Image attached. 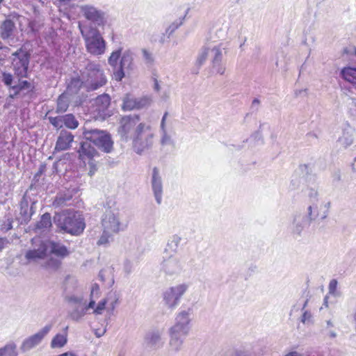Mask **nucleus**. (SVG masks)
<instances>
[{
    "label": "nucleus",
    "mask_w": 356,
    "mask_h": 356,
    "mask_svg": "<svg viewBox=\"0 0 356 356\" xmlns=\"http://www.w3.org/2000/svg\"><path fill=\"white\" fill-rule=\"evenodd\" d=\"M118 131L121 140H132L134 151L138 154H142L153 147L154 130L150 124L141 122L139 115L122 117Z\"/></svg>",
    "instance_id": "nucleus-1"
},
{
    "label": "nucleus",
    "mask_w": 356,
    "mask_h": 356,
    "mask_svg": "<svg viewBox=\"0 0 356 356\" xmlns=\"http://www.w3.org/2000/svg\"><path fill=\"white\" fill-rule=\"evenodd\" d=\"M53 220L58 232L63 234L79 236L86 228L82 215L74 209H65L60 213H56Z\"/></svg>",
    "instance_id": "nucleus-2"
},
{
    "label": "nucleus",
    "mask_w": 356,
    "mask_h": 356,
    "mask_svg": "<svg viewBox=\"0 0 356 356\" xmlns=\"http://www.w3.org/2000/svg\"><path fill=\"white\" fill-rule=\"evenodd\" d=\"M226 54V47L224 44L207 43L200 49L196 59L195 65L199 69L206 62L207 59L209 58L212 70L217 74L223 75L226 70L223 56Z\"/></svg>",
    "instance_id": "nucleus-3"
},
{
    "label": "nucleus",
    "mask_w": 356,
    "mask_h": 356,
    "mask_svg": "<svg viewBox=\"0 0 356 356\" xmlns=\"http://www.w3.org/2000/svg\"><path fill=\"white\" fill-rule=\"evenodd\" d=\"M83 80V87L88 92L95 91L105 86L107 78L99 63L88 60L83 68L80 70Z\"/></svg>",
    "instance_id": "nucleus-4"
},
{
    "label": "nucleus",
    "mask_w": 356,
    "mask_h": 356,
    "mask_svg": "<svg viewBox=\"0 0 356 356\" xmlns=\"http://www.w3.org/2000/svg\"><path fill=\"white\" fill-rule=\"evenodd\" d=\"M80 30L87 52L95 56L103 55L106 51V42L99 31L92 27L86 31L81 28Z\"/></svg>",
    "instance_id": "nucleus-5"
},
{
    "label": "nucleus",
    "mask_w": 356,
    "mask_h": 356,
    "mask_svg": "<svg viewBox=\"0 0 356 356\" xmlns=\"http://www.w3.org/2000/svg\"><path fill=\"white\" fill-rule=\"evenodd\" d=\"M83 137L105 153H110L113 149L111 135L106 131L98 129L83 128Z\"/></svg>",
    "instance_id": "nucleus-6"
},
{
    "label": "nucleus",
    "mask_w": 356,
    "mask_h": 356,
    "mask_svg": "<svg viewBox=\"0 0 356 356\" xmlns=\"http://www.w3.org/2000/svg\"><path fill=\"white\" fill-rule=\"evenodd\" d=\"M30 59L31 54L22 47L12 54L11 68L16 79L29 77Z\"/></svg>",
    "instance_id": "nucleus-7"
},
{
    "label": "nucleus",
    "mask_w": 356,
    "mask_h": 356,
    "mask_svg": "<svg viewBox=\"0 0 356 356\" xmlns=\"http://www.w3.org/2000/svg\"><path fill=\"white\" fill-rule=\"evenodd\" d=\"M193 314V309L192 307L181 309L176 314L175 323L169 328L168 331L187 337L191 330Z\"/></svg>",
    "instance_id": "nucleus-8"
},
{
    "label": "nucleus",
    "mask_w": 356,
    "mask_h": 356,
    "mask_svg": "<svg viewBox=\"0 0 356 356\" xmlns=\"http://www.w3.org/2000/svg\"><path fill=\"white\" fill-rule=\"evenodd\" d=\"M101 224L102 229L116 234L124 229L120 220L119 209L114 204L111 206L109 202L105 207V211L102 216Z\"/></svg>",
    "instance_id": "nucleus-9"
},
{
    "label": "nucleus",
    "mask_w": 356,
    "mask_h": 356,
    "mask_svg": "<svg viewBox=\"0 0 356 356\" xmlns=\"http://www.w3.org/2000/svg\"><path fill=\"white\" fill-rule=\"evenodd\" d=\"M188 289V284H180L164 289L161 294L162 302L168 309H175Z\"/></svg>",
    "instance_id": "nucleus-10"
},
{
    "label": "nucleus",
    "mask_w": 356,
    "mask_h": 356,
    "mask_svg": "<svg viewBox=\"0 0 356 356\" xmlns=\"http://www.w3.org/2000/svg\"><path fill=\"white\" fill-rule=\"evenodd\" d=\"M78 8L82 16L95 25L101 26L106 24V13L95 5L84 3L78 6Z\"/></svg>",
    "instance_id": "nucleus-11"
},
{
    "label": "nucleus",
    "mask_w": 356,
    "mask_h": 356,
    "mask_svg": "<svg viewBox=\"0 0 356 356\" xmlns=\"http://www.w3.org/2000/svg\"><path fill=\"white\" fill-rule=\"evenodd\" d=\"M163 331L158 328L148 330L143 339V346L148 350H157L163 348L164 340L162 337Z\"/></svg>",
    "instance_id": "nucleus-12"
},
{
    "label": "nucleus",
    "mask_w": 356,
    "mask_h": 356,
    "mask_svg": "<svg viewBox=\"0 0 356 356\" xmlns=\"http://www.w3.org/2000/svg\"><path fill=\"white\" fill-rule=\"evenodd\" d=\"M51 325H46L35 334L26 338L22 343L20 350L26 353L38 346L51 330Z\"/></svg>",
    "instance_id": "nucleus-13"
},
{
    "label": "nucleus",
    "mask_w": 356,
    "mask_h": 356,
    "mask_svg": "<svg viewBox=\"0 0 356 356\" xmlns=\"http://www.w3.org/2000/svg\"><path fill=\"white\" fill-rule=\"evenodd\" d=\"M133 61V52L130 49L125 50L122 53L118 69L114 71V77L116 81H120L124 77V70H132Z\"/></svg>",
    "instance_id": "nucleus-14"
},
{
    "label": "nucleus",
    "mask_w": 356,
    "mask_h": 356,
    "mask_svg": "<svg viewBox=\"0 0 356 356\" xmlns=\"http://www.w3.org/2000/svg\"><path fill=\"white\" fill-rule=\"evenodd\" d=\"M149 103L150 99L147 97L136 98L131 95H126L122 99V108L124 111L141 109L147 106Z\"/></svg>",
    "instance_id": "nucleus-15"
},
{
    "label": "nucleus",
    "mask_w": 356,
    "mask_h": 356,
    "mask_svg": "<svg viewBox=\"0 0 356 356\" xmlns=\"http://www.w3.org/2000/svg\"><path fill=\"white\" fill-rule=\"evenodd\" d=\"M1 81L3 85L8 88L10 92L8 95V98L15 99L19 93L22 91L19 85L15 81L16 77L8 72L3 71L1 72Z\"/></svg>",
    "instance_id": "nucleus-16"
},
{
    "label": "nucleus",
    "mask_w": 356,
    "mask_h": 356,
    "mask_svg": "<svg viewBox=\"0 0 356 356\" xmlns=\"http://www.w3.org/2000/svg\"><path fill=\"white\" fill-rule=\"evenodd\" d=\"M151 186L156 203L161 204L163 197V181L157 167H154L152 169Z\"/></svg>",
    "instance_id": "nucleus-17"
},
{
    "label": "nucleus",
    "mask_w": 356,
    "mask_h": 356,
    "mask_svg": "<svg viewBox=\"0 0 356 356\" xmlns=\"http://www.w3.org/2000/svg\"><path fill=\"white\" fill-rule=\"evenodd\" d=\"M311 222L304 214L296 215L291 225V234L294 237L301 236L304 230L309 228Z\"/></svg>",
    "instance_id": "nucleus-18"
},
{
    "label": "nucleus",
    "mask_w": 356,
    "mask_h": 356,
    "mask_svg": "<svg viewBox=\"0 0 356 356\" xmlns=\"http://www.w3.org/2000/svg\"><path fill=\"white\" fill-rule=\"evenodd\" d=\"M161 269L166 275H172L181 272L182 264L179 258L172 256L163 261Z\"/></svg>",
    "instance_id": "nucleus-19"
},
{
    "label": "nucleus",
    "mask_w": 356,
    "mask_h": 356,
    "mask_svg": "<svg viewBox=\"0 0 356 356\" xmlns=\"http://www.w3.org/2000/svg\"><path fill=\"white\" fill-rule=\"evenodd\" d=\"M73 140L74 136L71 132L65 129L61 130L57 138L54 151L61 152L70 149Z\"/></svg>",
    "instance_id": "nucleus-20"
},
{
    "label": "nucleus",
    "mask_w": 356,
    "mask_h": 356,
    "mask_svg": "<svg viewBox=\"0 0 356 356\" xmlns=\"http://www.w3.org/2000/svg\"><path fill=\"white\" fill-rule=\"evenodd\" d=\"M168 115V113L166 111L164 113L160 124V143L162 146L171 145L174 146L175 142L172 137L171 131L166 127V118Z\"/></svg>",
    "instance_id": "nucleus-21"
},
{
    "label": "nucleus",
    "mask_w": 356,
    "mask_h": 356,
    "mask_svg": "<svg viewBox=\"0 0 356 356\" xmlns=\"http://www.w3.org/2000/svg\"><path fill=\"white\" fill-rule=\"evenodd\" d=\"M35 204L36 202H31V204L29 206V198L26 196H24L22 198L19 204L20 215L24 222H28L31 220V216L34 214L35 211Z\"/></svg>",
    "instance_id": "nucleus-22"
},
{
    "label": "nucleus",
    "mask_w": 356,
    "mask_h": 356,
    "mask_svg": "<svg viewBox=\"0 0 356 356\" xmlns=\"http://www.w3.org/2000/svg\"><path fill=\"white\" fill-rule=\"evenodd\" d=\"M169 335V352L172 353H177L181 350L185 339L187 337L177 334L168 331Z\"/></svg>",
    "instance_id": "nucleus-23"
},
{
    "label": "nucleus",
    "mask_w": 356,
    "mask_h": 356,
    "mask_svg": "<svg viewBox=\"0 0 356 356\" xmlns=\"http://www.w3.org/2000/svg\"><path fill=\"white\" fill-rule=\"evenodd\" d=\"M91 142L89 140L82 141L80 143V147L78 149V153L81 159H92L96 155L98 154L96 149L92 146Z\"/></svg>",
    "instance_id": "nucleus-24"
},
{
    "label": "nucleus",
    "mask_w": 356,
    "mask_h": 356,
    "mask_svg": "<svg viewBox=\"0 0 356 356\" xmlns=\"http://www.w3.org/2000/svg\"><path fill=\"white\" fill-rule=\"evenodd\" d=\"M49 249L51 254L55 255L61 260L70 254V251L65 245L54 241L49 242Z\"/></svg>",
    "instance_id": "nucleus-25"
},
{
    "label": "nucleus",
    "mask_w": 356,
    "mask_h": 356,
    "mask_svg": "<svg viewBox=\"0 0 356 356\" xmlns=\"http://www.w3.org/2000/svg\"><path fill=\"white\" fill-rule=\"evenodd\" d=\"M15 29L14 22L10 19H6L0 26V35L3 40L12 39Z\"/></svg>",
    "instance_id": "nucleus-26"
},
{
    "label": "nucleus",
    "mask_w": 356,
    "mask_h": 356,
    "mask_svg": "<svg viewBox=\"0 0 356 356\" xmlns=\"http://www.w3.org/2000/svg\"><path fill=\"white\" fill-rule=\"evenodd\" d=\"M47 245L44 243H42L38 249L28 250L26 252L25 257L28 260L44 259L47 255Z\"/></svg>",
    "instance_id": "nucleus-27"
},
{
    "label": "nucleus",
    "mask_w": 356,
    "mask_h": 356,
    "mask_svg": "<svg viewBox=\"0 0 356 356\" xmlns=\"http://www.w3.org/2000/svg\"><path fill=\"white\" fill-rule=\"evenodd\" d=\"M86 313V303H84L70 307L68 316L72 321L78 322L81 320Z\"/></svg>",
    "instance_id": "nucleus-28"
},
{
    "label": "nucleus",
    "mask_w": 356,
    "mask_h": 356,
    "mask_svg": "<svg viewBox=\"0 0 356 356\" xmlns=\"http://www.w3.org/2000/svg\"><path fill=\"white\" fill-rule=\"evenodd\" d=\"M110 104H111V97L108 94H106V93L99 95L95 99V104L97 106L96 110L99 113H104V111L109 106Z\"/></svg>",
    "instance_id": "nucleus-29"
},
{
    "label": "nucleus",
    "mask_w": 356,
    "mask_h": 356,
    "mask_svg": "<svg viewBox=\"0 0 356 356\" xmlns=\"http://www.w3.org/2000/svg\"><path fill=\"white\" fill-rule=\"evenodd\" d=\"M354 130L351 127L343 129L342 136L338 139V142L345 148L353 143Z\"/></svg>",
    "instance_id": "nucleus-30"
},
{
    "label": "nucleus",
    "mask_w": 356,
    "mask_h": 356,
    "mask_svg": "<svg viewBox=\"0 0 356 356\" xmlns=\"http://www.w3.org/2000/svg\"><path fill=\"white\" fill-rule=\"evenodd\" d=\"M341 76L353 84L356 88V67H345L340 72Z\"/></svg>",
    "instance_id": "nucleus-31"
},
{
    "label": "nucleus",
    "mask_w": 356,
    "mask_h": 356,
    "mask_svg": "<svg viewBox=\"0 0 356 356\" xmlns=\"http://www.w3.org/2000/svg\"><path fill=\"white\" fill-rule=\"evenodd\" d=\"M70 104V98L67 92L60 95L57 99L56 113H63L67 111Z\"/></svg>",
    "instance_id": "nucleus-32"
},
{
    "label": "nucleus",
    "mask_w": 356,
    "mask_h": 356,
    "mask_svg": "<svg viewBox=\"0 0 356 356\" xmlns=\"http://www.w3.org/2000/svg\"><path fill=\"white\" fill-rule=\"evenodd\" d=\"M83 87V80L80 74L79 77H73L67 85V93L77 94L81 88Z\"/></svg>",
    "instance_id": "nucleus-33"
},
{
    "label": "nucleus",
    "mask_w": 356,
    "mask_h": 356,
    "mask_svg": "<svg viewBox=\"0 0 356 356\" xmlns=\"http://www.w3.org/2000/svg\"><path fill=\"white\" fill-rule=\"evenodd\" d=\"M68 329V327L67 326L65 328V333L63 334H57L56 336L52 339L51 342V347L53 348H61L63 347L67 342V330Z\"/></svg>",
    "instance_id": "nucleus-34"
},
{
    "label": "nucleus",
    "mask_w": 356,
    "mask_h": 356,
    "mask_svg": "<svg viewBox=\"0 0 356 356\" xmlns=\"http://www.w3.org/2000/svg\"><path fill=\"white\" fill-rule=\"evenodd\" d=\"M72 198V195L70 193L60 192L58 193L54 202L53 206L55 207H63L67 204V202Z\"/></svg>",
    "instance_id": "nucleus-35"
},
{
    "label": "nucleus",
    "mask_w": 356,
    "mask_h": 356,
    "mask_svg": "<svg viewBox=\"0 0 356 356\" xmlns=\"http://www.w3.org/2000/svg\"><path fill=\"white\" fill-rule=\"evenodd\" d=\"M0 356H18L15 343L11 341L0 348Z\"/></svg>",
    "instance_id": "nucleus-36"
},
{
    "label": "nucleus",
    "mask_w": 356,
    "mask_h": 356,
    "mask_svg": "<svg viewBox=\"0 0 356 356\" xmlns=\"http://www.w3.org/2000/svg\"><path fill=\"white\" fill-rule=\"evenodd\" d=\"M122 48L120 47L118 49L113 51L108 59V63L111 65L115 71L119 65L118 61L121 58L122 55Z\"/></svg>",
    "instance_id": "nucleus-37"
},
{
    "label": "nucleus",
    "mask_w": 356,
    "mask_h": 356,
    "mask_svg": "<svg viewBox=\"0 0 356 356\" xmlns=\"http://www.w3.org/2000/svg\"><path fill=\"white\" fill-rule=\"evenodd\" d=\"M321 212L318 210V203H309L307 209L306 216L311 221L316 220L318 217L321 218Z\"/></svg>",
    "instance_id": "nucleus-38"
},
{
    "label": "nucleus",
    "mask_w": 356,
    "mask_h": 356,
    "mask_svg": "<svg viewBox=\"0 0 356 356\" xmlns=\"http://www.w3.org/2000/svg\"><path fill=\"white\" fill-rule=\"evenodd\" d=\"M64 288L66 294L72 293L78 286L76 278L72 275H67L64 281Z\"/></svg>",
    "instance_id": "nucleus-39"
},
{
    "label": "nucleus",
    "mask_w": 356,
    "mask_h": 356,
    "mask_svg": "<svg viewBox=\"0 0 356 356\" xmlns=\"http://www.w3.org/2000/svg\"><path fill=\"white\" fill-rule=\"evenodd\" d=\"M184 18L182 19H176L175 22L171 23L168 28L165 29V33H163V35L161 38L160 42L163 43L164 42V37L165 35H168V38H169L170 36L183 24Z\"/></svg>",
    "instance_id": "nucleus-40"
},
{
    "label": "nucleus",
    "mask_w": 356,
    "mask_h": 356,
    "mask_svg": "<svg viewBox=\"0 0 356 356\" xmlns=\"http://www.w3.org/2000/svg\"><path fill=\"white\" fill-rule=\"evenodd\" d=\"M63 126L70 129H75L79 127V121L76 120L75 116L72 114L63 115Z\"/></svg>",
    "instance_id": "nucleus-41"
},
{
    "label": "nucleus",
    "mask_w": 356,
    "mask_h": 356,
    "mask_svg": "<svg viewBox=\"0 0 356 356\" xmlns=\"http://www.w3.org/2000/svg\"><path fill=\"white\" fill-rule=\"evenodd\" d=\"M52 225L51 216L49 213H45L40 220L36 223L35 228L38 229H44L51 227Z\"/></svg>",
    "instance_id": "nucleus-42"
},
{
    "label": "nucleus",
    "mask_w": 356,
    "mask_h": 356,
    "mask_svg": "<svg viewBox=\"0 0 356 356\" xmlns=\"http://www.w3.org/2000/svg\"><path fill=\"white\" fill-rule=\"evenodd\" d=\"M102 229V234L97 241V245H106L113 240V234L115 233L111 231L106 230L105 229Z\"/></svg>",
    "instance_id": "nucleus-43"
},
{
    "label": "nucleus",
    "mask_w": 356,
    "mask_h": 356,
    "mask_svg": "<svg viewBox=\"0 0 356 356\" xmlns=\"http://www.w3.org/2000/svg\"><path fill=\"white\" fill-rule=\"evenodd\" d=\"M334 325L330 320L325 321V325H323L321 329V333L325 337H328L331 339L337 337V334L333 330Z\"/></svg>",
    "instance_id": "nucleus-44"
},
{
    "label": "nucleus",
    "mask_w": 356,
    "mask_h": 356,
    "mask_svg": "<svg viewBox=\"0 0 356 356\" xmlns=\"http://www.w3.org/2000/svg\"><path fill=\"white\" fill-rule=\"evenodd\" d=\"M65 298L70 307L86 303L82 296H76L72 293H67Z\"/></svg>",
    "instance_id": "nucleus-45"
},
{
    "label": "nucleus",
    "mask_w": 356,
    "mask_h": 356,
    "mask_svg": "<svg viewBox=\"0 0 356 356\" xmlns=\"http://www.w3.org/2000/svg\"><path fill=\"white\" fill-rule=\"evenodd\" d=\"M143 58L147 67H151L154 63V56L152 52L146 49H142Z\"/></svg>",
    "instance_id": "nucleus-46"
},
{
    "label": "nucleus",
    "mask_w": 356,
    "mask_h": 356,
    "mask_svg": "<svg viewBox=\"0 0 356 356\" xmlns=\"http://www.w3.org/2000/svg\"><path fill=\"white\" fill-rule=\"evenodd\" d=\"M61 265V259L59 258L49 257L45 262L47 268L57 270Z\"/></svg>",
    "instance_id": "nucleus-47"
},
{
    "label": "nucleus",
    "mask_w": 356,
    "mask_h": 356,
    "mask_svg": "<svg viewBox=\"0 0 356 356\" xmlns=\"http://www.w3.org/2000/svg\"><path fill=\"white\" fill-rule=\"evenodd\" d=\"M63 115H58L56 117H49V122L52 124L55 128L59 129L63 127Z\"/></svg>",
    "instance_id": "nucleus-48"
},
{
    "label": "nucleus",
    "mask_w": 356,
    "mask_h": 356,
    "mask_svg": "<svg viewBox=\"0 0 356 356\" xmlns=\"http://www.w3.org/2000/svg\"><path fill=\"white\" fill-rule=\"evenodd\" d=\"M181 241V238L178 235L175 234L171 237L168 245L171 250H172L173 251H177L178 247L179 246Z\"/></svg>",
    "instance_id": "nucleus-49"
},
{
    "label": "nucleus",
    "mask_w": 356,
    "mask_h": 356,
    "mask_svg": "<svg viewBox=\"0 0 356 356\" xmlns=\"http://www.w3.org/2000/svg\"><path fill=\"white\" fill-rule=\"evenodd\" d=\"M330 206H331V202L330 201L321 203V209H320L321 212V220H325L327 217V216L329 214Z\"/></svg>",
    "instance_id": "nucleus-50"
},
{
    "label": "nucleus",
    "mask_w": 356,
    "mask_h": 356,
    "mask_svg": "<svg viewBox=\"0 0 356 356\" xmlns=\"http://www.w3.org/2000/svg\"><path fill=\"white\" fill-rule=\"evenodd\" d=\"M318 192L317 190L309 188L308 189V198H309V203H318Z\"/></svg>",
    "instance_id": "nucleus-51"
},
{
    "label": "nucleus",
    "mask_w": 356,
    "mask_h": 356,
    "mask_svg": "<svg viewBox=\"0 0 356 356\" xmlns=\"http://www.w3.org/2000/svg\"><path fill=\"white\" fill-rule=\"evenodd\" d=\"M106 303L107 301L106 299H103L101 301H99L97 307L94 309L93 313L95 314H101L102 312L105 309Z\"/></svg>",
    "instance_id": "nucleus-52"
},
{
    "label": "nucleus",
    "mask_w": 356,
    "mask_h": 356,
    "mask_svg": "<svg viewBox=\"0 0 356 356\" xmlns=\"http://www.w3.org/2000/svg\"><path fill=\"white\" fill-rule=\"evenodd\" d=\"M124 271L127 275H129L134 270V264L129 259H126L123 265Z\"/></svg>",
    "instance_id": "nucleus-53"
},
{
    "label": "nucleus",
    "mask_w": 356,
    "mask_h": 356,
    "mask_svg": "<svg viewBox=\"0 0 356 356\" xmlns=\"http://www.w3.org/2000/svg\"><path fill=\"white\" fill-rule=\"evenodd\" d=\"M312 315L309 311L305 310L301 317V322L304 324H309L312 323Z\"/></svg>",
    "instance_id": "nucleus-54"
},
{
    "label": "nucleus",
    "mask_w": 356,
    "mask_h": 356,
    "mask_svg": "<svg viewBox=\"0 0 356 356\" xmlns=\"http://www.w3.org/2000/svg\"><path fill=\"white\" fill-rule=\"evenodd\" d=\"M13 219L11 218H8L4 222L3 225H1L0 227V229L1 231H3L5 232L10 230L13 229Z\"/></svg>",
    "instance_id": "nucleus-55"
},
{
    "label": "nucleus",
    "mask_w": 356,
    "mask_h": 356,
    "mask_svg": "<svg viewBox=\"0 0 356 356\" xmlns=\"http://www.w3.org/2000/svg\"><path fill=\"white\" fill-rule=\"evenodd\" d=\"M17 83L19 85L21 89L23 90H29L31 87V83L26 80H22V79H17Z\"/></svg>",
    "instance_id": "nucleus-56"
},
{
    "label": "nucleus",
    "mask_w": 356,
    "mask_h": 356,
    "mask_svg": "<svg viewBox=\"0 0 356 356\" xmlns=\"http://www.w3.org/2000/svg\"><path fill=\"white\" fill-rule=\"evenodd\" d=\"M88 165H89L88 175L90 177H92L94 175V174L97 170V165L93 159H90V160H89Z\"/></svg>",
    "instance_id": "nucleus-57"
},
{
    "label": "nucleus",
    "mask_w": 356,
    "mask_h": 356,
    "mask_svg": "<svg viewBox=\"0 0 356 356\" xmlns=\"http://www.w3.org/2000/svg\"><path fill=\"white\" fill-rule=\"evenodd\" d=\"M337 282L336 280H332L329 284V290L330 293H333L337 289Z\"/></svg>",
    "instance_id": "nucleus-58"
},
{
    "label": "nucleus",
    "mask_w": 356,
    "mask_h": 356,
    "mask_svg": "<svg viewBox=\"0 0 356 356\" xmlns=\"http://www.w3.org/2000/svg\"><path fill=\"white\" fill-rule=\"evenodd\" d=\"M106 332V327H104L103 330H99V329H96L94 332L95 333V335L97 337V338H99L101 337H102Z\"/></svg>",
    "instance_id": "nucleus-59"
},
{
    "label": "nucleus",
    "mask_w": 356,
    "mask_h": 356,
    "mask_svg": "<svg viewBox=\"0 0 356 356\" xmlns=\"http://www.w3.org/2000/svg\"><path fill=\"white\" fill-rule=\"evenodd\" d=\"M8 243V240L6 238H0V252L5 248Z\"/></svg>",
    "instance_id": "nucleus-60"
},
{
    "label": "nucleus",
    "mask_w": 356,
    "mask_h": 356,
    "mask_svg": "<svg viewBox=\"0 0 356 356\" xmlns=\"http://www.w3.org/2000/svg\"><path fill=\"white\" fill-rule=\"evenodd\" d=\"M341 172L339 170L334 172V173L332 174V179L334 181L338 182L341 180Z\"/></svg>",
    "instance_id": "nucleus-61"
},
{
    "label": "nucleus",
    "mask_w": 356,
    "mask_h": 356,
    "mask_svg": "<svg viewBox=\"0 0 356 356\" xmlns=\"http://www.w3.org/2000/svg\"><path fill=\"white\" fill-rule=\"evenodd\" d=\"M251 138H254V140H262V136H261V132L259 131L254 132L251 136Z\"/></svg>",
    "instance_id": "nucleus-62"
},
{
    "label": "nucleus",
    "mask_w": 356,
    "mask_h": 356,
    "mask_svg": "<svg viewBox=\"0 0 356 356\" xmlns=\"http://www.w3.org/2000/svg\"><path fill=\"white\" fill-rule=\"evenodd\" d=\"M95 306V301L91 298L90 302H88V305L86 304V312L89 309H94Z\"/></svg>",
    "instance_id": "nucleus-63"
},
{
    "label": "nucleus",
    "mask_w": 356,
    "mask_h": 356,
    "mask_svg": "<svg viewBox=\"0 0 356 356\" xmlns=\"http://www.w3.org/2000/svg\"><path fill=\"white\" fill-rule=\"evenodd\" d=\"M285 356H302V354L299 353L297 351H291L286 354Z\"/></svg>",
    "instance_id": "nucleus-64"
}]
</instances>
